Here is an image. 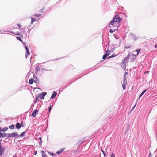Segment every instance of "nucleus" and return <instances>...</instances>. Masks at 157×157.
I'll use <instances>...</instances> for the list:
<instances>
[{"label": "nucleus", "mask_w": 157, "mask_h": 157, "mask_svg": "<svg viewBox=\"0 0 157 157\" xmlns=\"http://www.w3.org/2000/svg\"><path fill=\"white\" fill-rule=\"evenodd\" d=\"M121 18H120L118 15H116L114 17L113 20L111 21V28L115 30H117L118 29V23L120 22Z\"/></svg>", "instance_id": "f257e3e1"}, {"label": "nucleus", "mask_w": 157, "mask_h": 157, "mask_svg": "<svg viewBox=\"0 0 157 157\" xmlns=\"http://www.w3.org/2000/svg\"><path fill=\"white\" fill-rule=\"evenodd\" d=\"M47 94V93L46 92H44L41 93L38 96L39 98L41 99H44L45 96Z\"/></svg>", "instance_id": "f03ea898"}, {"label": "nucleus", "mask_w": 157, "mask_h": 157, "mask_svg": "<svg viewBox=\"0 0 157 157\" xmlns=\"http://www.w3.org/2000/svg\"><path fill=\"white\" fill-rule=\"evenodd\" d=\"M2 140L1 139L0 140V156L2 155L3 153L4 152L6 148L4 147H2L1 145V141Z\"/></svg>", "instance_id": "7ed1b4c3"}, {"label": "nucleus", "mask_w": 157, "mask_h": 157, "mask_svg": "<svg viewBox=\"0 0 157 157\" xmlns=\"http://www.w3.org/2000/svg\"><path fill=\"white\" fill-rule=\"evenodd\" d=\"M18 135V134H17L16 132H14L13 133H11L9 134V138L11 137H13L14 138H15L17 137Z\"/></svg>", "instance_id": "20e7f679"}, {"label": "nucleus", "mask_w": 157, "mask_h": 157, "mask_svg": "<svg viewBox=\"0 0 157 157\" xmlns=\"http://www.w3.org/2000/svg\"><path fill=\"white\" fill-rule=\"evenodd\" d=\"M25 46V49L26 50V53L25 54V58H27V55H29L30 54V52L27 47L25 45H24Z\"/></svg>", "instance_id": "39448f33"}, {"label": "nucleus", "mask_w": 157, "mask_h": 157, "mask_svg": "<svg viewBox=\"0 0 157 157\" xmlns=\"http://www.w3.org/2000/svg\"><path fill=\"white\" fill-rule=\"evenodd\" d=\"M38 112V110H37V109L35 110L32 113V116L33 117H35V116H36V113H37Z\"/></svg>", "instance_id": "423d86ee"}, {"label": "nucleus", "mask_w": 157, "mask_h": 157, "mask_svg": "<svg viewBox=\"0 0 157 157\" xmlns=\"http://www.w3.org/2000/svg\"><path fill=\"white\" fill-rule=\"evenodd\" d=\"M40 68L39 66H37L36 67V73L37 74L39 72V71H40Z\"/></svg>", "instance_id": "0eeeda50"}, {"label": "nucleus", "mask_w": 157, "mask_h": 157, "mask_svg": "<svg viewBox=\"0 0 157 157\" xmlns=\"http://www.w3.org/2000/svg\"><path fill=\"white\" fill-rule=\"evenodd\" d=\"M33 77H34V82L36 83H38L39 82L38 81V79L37 78V77H36V76L35 75H34Z\"/></svg>", "instance_id": "6e6552de"}, {"label": "nucleus", "mask_w": 157, "mask_h": 157, "mask_svg": "<svg viewBox=\"0 0 157 157\" xmlns=\"http://www.w3.org/2000/svg\"><path fill=\"white\" fill-rule=\"evenodd\" d=\"M9 134H7L5 132H4L2 133V138H4L5 137H7L8 138H9Z\"/></svg>", "instance_id": "1a4fd4ad"}, {"label": "nucleus", "mask_w": 157, "mask_h": 157, "mask_svg": "<svg viewBox=\"0 0 157 157\" xmlns=\"http://www.w3.org/2000/svg\"><path fill=\"white\" fill-rule=\"evenodd\" d=\"M57 95V93L55 91H53L52 94V95L51 98L52 99H53Z\"/></svg>", "instance_id": "9d476101"}, {"label": "nucleus", "mask_w": 157, "mask_h": 157, "mask_svg": "<svg viewBox=\"0 0 157 157\" xmlns=\"http://www.w3.org/2000/svg\"><path fill=\"white\" fill-rule=\"evenodd\" d=\"M64 150V148H62L60 149L58 151H57L56 152V154H59L61 153L62 152H63Z\"/></svg>", "instance_id": "9b49d317"}, {"label": "nucleus", "mask_w": 157, "mask_h": 157, "mask_svg": "<svg viewBox=\"0 0 157 157\" xmlns=\"http://www.w3.org/2000/svg\"><path fill=\"white\" fill-rule=\"evenodd\" d=\"M27 132L26 131H25L23 132L22 133H21L20 135L18 136L19 137H23L25 136V134Z\"/></svg>", "instance_id": "f8f14e48"}, {"label": "nucleus", "mask_w": 157, "mask_h": 157, "mask_svg": "<svg viewBox=\"0 0 157 157\" xmlns=\"http://www.w3.org/2000/svg\"><path fill=\"white\" fill-rule=\"evenodd\" d=\"M16 128H17V129H20L21 127V125L18 122L16 124Z\"/></svg>", "instance_id": "ddd939ff"}, {"label": "nucleus", "mask_w": 157, "mask_h": 157, "mask_svg": "<svg viewBox=\"0 0 157 157\" xmlns=\"http://www.w3.org/2000/svg\"><path fill=\"white\" fill-rule=\"evenodd\" d=\"M127 58H126L125 59H123L122 61V63L123 65L125 64L126 62H127Z\"/></svg>", "instance_id": "4468645a"}, {"label": "nucleus", "mask_w": 157, "mask_h": 157, "mask_svg": "<svg viewBox=\"0 0 157 157\" xmlns=\"http://www.w3.org/2000/svg\"><path fill=\"white\" fill-rule=\"evenodd\" d=\"M147 90L146 89H145L143 91V92L141 93L139 96V98H140L143 95V94L147 91Z\"/></svg>", "instance_id": "2eb2a0df"}, {"label": "nucleus", "mask_w": 157, "mask_h": 157, "mask_svg": "<svg viewBox=\"0 0 157 157\" xmlns=\"http://www.w3.org/2000/svg\"><path fill=\"white\" fill-rule=\"evenodd\" d=\"M109 55V54H104L103 56V59H105Z\"/></svg>", "instance_id": "dca6fc26"}, {"label": "nucleus", "mask_w": 157, "mask_h": 157, "mask_svg": "<svg viewBox=\"0 0 157 157\" xmlns=\"http://www.w3.org/2000/svg\"><path fill=\"white\" fill-rule=\"evenodd\" d=\"M33 82L34 80L33 79L31 78L30 79V80H29V84L31 85L33 83Z\"/></svg>", "instance_id": "f3484780"}, {"label": "nucleus", "mask_w": 157, "mask_h": 157, "mask_svg": "<svg viewBox=\"0 0 157 157\" xmlns=\"http://www.w3.org/2000/svg\"><path fill=\"white\" fill-rule=\"evenodd\" d=\"M16 38H17V39L18 40H19V41H20L21 42H22L24 45H25V43L23 42L22 41V40L21 39L20 37H16Z\"/></svg>", "instance_id": "a211bd4d"}, {"label": "nucleus", "mask_w": 157, "mask_h": 157, "mask_svg": "<svg viewBox=\"0 0 157 157\" xmlns=\"http://www.w3.org/2000/svg\"><path fill=\"white\" fill-rule=\"evenodd\" d=\"M15 125L14 124H12L9 126V128L11 129H13L14 128Z\"/></svg>", "instance_id": "6ab92c4d"}, {"label": "nucleus", "mask_w": 157, "mask_h": 157, "mask_svg": "<svg viewBox=\"0 0 157 157\" xmlns=\"http://www.w3.org/2000/svg\"><path fill=\"white\" fill-rule=\"evenodd\" d=\"M136 56L137 55H136L134 54H132L131 56V58L132 59H134L136 57Z\"/></svg>", "instance_id": "aec40b11"}, {"label": "nucleus", "mask_w": 157, "mask_h": 157, "mask_svg": "<svg viewBox=\"0 0 157 157\" xmlns=\"http://www.w3.org/2000/svg\"><path fill=\"white\" fill-rule=\"evenodd\" d=\"M8 129V128L7 127H4L2 131L3 132H5Z\"/></svg>", "instance_id": "412c9836"}, {"label": "nucleus", "mask_w": 157, "mask_h": 157, "mask_svg": "<svg viewBox=\"0 0 157 157\" xmlns=\"http://www.w3.org/2000/svg\"><path fill=\"white\" fill-rule=\"evenodd\" d=\"M41 152L42 153V157H45L46 156V155L44 152V151H41Z\"/></svg>", "instance_id": "4be33fe9"}, {"label": "nucleus", "mask_w": 157, "mask_h": 157, "mask_svg": "<svg viewBox=\"0 0 157 157\" xmlns=\"http://www.w3.org/2000/svg\"><path fill=\"white\" fill-rule=\"evenodd\" d=\"M140 50H141V49H137L136 50V51L137 52V56L140 53Z\"/></svg>", "instance_id": "5701e85b"}, {"label": "nucleus", "mask_w": 157, "mask_h": 157, "mask_svg": "<svg viewBox=\"0 0 157 157\" xmlns=\"http://www.w3.org/2000/svg\"><path fill=\"white\" fill-rule=\"evenodd\" d=\"M8 31H5V30H1V31H0V33H1V34H3L4 33L6 32H8Z\"/></svg>", "instance_id": "b1692460"}, {"label": "nucleus", "mask_w": 157, "mask_h": 157, "mask_svg": "<svg viewBox=\"0 0 157 157\" xmlns=\"http://www.w3.org/2000/svg\"><path fill=\"white\" fill-rule=\"evenodd\" d=\"M116 56L114 54H112L111 56L108 57L107 59H109L111 58H113Z\"/></svg>", "instance_id": "393cba45"}, {"label": "nucleus", "mask_w": 157, "mask_h": 157, "mask_svg": "<svg viewBox=\"0 0 157 157\" xmlns=\"http://www.w3.org/2000/svg\"><path fill=\"white\" fill-rule=\"evenodd\" d=\"M101 151H102V153L104 155V156H105L106 155V153H105V151L103 150L102 148H101Z\"/></svg>", "instance_id": "a878e982"}, {"label": "nucleus", "mask_w": 157, "mask_h": 157, "mask_svg": "<svg viewBox=\"0 0 157 157\" xmlns=\"http://www.w3.org/2000/svg\"><path fill=\"white\" fill-rule=\"evenodd\" d=\"M52 105H50L48 108V111L50 113L52 109Z\"/></svg>", "instance_id": "bb28decb"}, {"label": "nucleus", "mask_w": 157, "mask_h": 157, "mask_svg": "<svg viewBox=\"0 0 157 157\" xmlns=\"http://www.w3.org/2000/svg\"><path fill=\"white\" fill-rule=\"evenodd\" d=\"M39 98L38 96L36 97V98L35 100L34 101V103H36V101H37Z\"/></svg>", "instance_id": "cd10ccee"}, {"label": "nucleus", "mask_w": 157, "mask_h": 157, "mask_svg": "<svg viewBox=\"0 0 157 157\" xmlns=\"http://www.w3.org/2000/svg\"><path fill=\"white\" fill-rule=\"evenodd\" d=\"M126 85L123 84L122 87H123V89L124 90H125V89L126 88Z\"/></svg>", "instance_id": "c85d7f7f"}, {"label": "nucleus", "mask_w": 157, "mask_h": 157, "mask_svg": "<svg viewBox=\"0 0 157 157\" xmlns=\"http://www.w3.org/2000/svg\"><path fill=\"white\" fill-rule=\"evenodd\" d=\"M49 154H50V155L51 156H55L56 155V154L55 153H49Z\"/></svg>", "instance_id": "c756f323"}, {"label": "nucleus", "mask_w": 157, "mask_h": 157, "mask_svg": "<svg viewBox=\"0 0 157 157\" xmlns=\"http://www.w3.org/2000/svg\"><path fill=\"white\" fill-rule=\"evenodd\" d=\"M109 47H108V49H107V51H106V54H108V53H109L110 52V51L109 50Z\"/></svg>", "instance_id": "7c9ffc66"}, {"label": "nucleus", "mask_w": 157, "mask_h": 157, "mask_svg": "<svg viewBox=\"0 0 157 157\" xmlns=\"http://www.w3.org/2000/svg\"><path fill=\"white\" fill-rule=\"evenodd\" d=\"M127 84V81H123V84L126 85Z\"/></svg>", "instance_id": "2f4dec72"}, {"label": "nucleus", "mask_w": 157, "mask_h": 157, "mask_svg": "<svg viewBox=\"0 0 157 157\" xmlns=\"http://www.w3.org/2000/svg\"><path fill=\"white\" fill-rule=\"evenodd\" d=\"M130 46L128 45V46H125L124 47V48H125V49H128V48H130Z\"/></svg>", "instance_id": "473e14b6"}, {"label": "nucleus", "mask_w": 157, "mask_h": 157, "mask_svg": "<svg viewBox=\"0 0 157 157\" xmlns=\"http://www.w3.org/2000/svg\"><path fill=\"white\" fill-rule=\"evenodd\" d=\"M115 30H112V29H110V32L111 33H112L113 32H114L115 31Z\"/></svg>", "instance_id": "72a5a7b5"}, {"label": "nucleus", "mask_w": 157, "mask_h": 157, "mask_svg": "<svg viewBox=\"0 0 157 157\" xmlns=\"http://www.w3.org/2000/svg\"><path fill=\"white\" fill-rule=\"evenodd\" d=\"M128 74V72H125L124 73V77H125Z\"/></svg>", "instance_id": "f704fd0d"}, {"label": "nucleus", "mask_w": 157, "mask_h": 157, "mask_svg": "<svg viewBox=\"0 0 157 157\" xmlns=\"http://www.w3.org/2000/svg\"><path fill=\"white\" fill-rule=\"evenodd\" d=\"M41 15L40 14H38L37 15L35 14V16L36 17H40Z\"/></svg>", "instance_id": "c9c22d12"}, {"label": "nucleus", "mask_w": 157, "mask_h": 157, "mask_svg": "<svg viewBox=\"0 0 157 157\" xmlns=\"http://www.w3.org/2000/svg\"><path fill=\"white\" fill-rule=\"evenodd\" d=\"M17 26L19 27V28H21V25L19 24H17Z\"/></svg>", "instance_id": "e433bc0d"}, {"label": "nucleus", "mask_w": 157, "mask_h": 157, "mask_svg": "<svg viewBox=\"0 0 157 157\" xmlns=\"http://www.w3.org/2000/svg\"><path fill=\"white\" fill-rule=\"evenodd\" d=\"M111 157H115V155L113 153H112L111 155Z\"/></svg>", "instance_id": "4c0bfd02"}, {"label": "nucleus", "mask_w": 157, "mask_h": 157, "mask_svg": "<svg viewBox=\"0 0 157 157\" xmlns=\"http://www.w3.org/2000/svg\"><path fill=\"white\" fill-rule=\"evenodd\" d=\"M123 81H127L126 77H124Z\"/></svg>", "instance_id": "58836bf2"}, {"label": "nucleus", "mask_w": 157, "mask_h": 157, "mask_svg": "<svg viewBox=\"0 0 157 157\" xmlns=\"http://www.w3.org/2000/svg\"><path fill=\"white\" fill-rule=\"evenodd\" d=\"M37 151H35L34 152V154L35 155H36L37 154Z\"/></svg>", "instance_id": "ea45409f"}, {"label": "nucleus", "mask_w": 157, "mask_h": 157, "mask_svg": "<svg viewBox=\"0 0 157 157\" xmlns=\"http://www.w3.org/2000/svg\"><path fill=\"white\" fill-rule=\"evenodd\" d=\"M152 155L151 153H150L149 154V157H152Z\"/></svg>", "instance_id": "a19ab883"}, {"label": "nucleus", "mask_w": 157, "mask_h": 157, "mask_svg": "<svg viewBox=\"0 0 157 157\" xmlns=\"http://www.w3.org/2000/svg\"><path fill=\"white\" fill-rule=\"evenodd\" d=\"M31 20H32V19H33V22L35 21H36V19H34L33 18H31Z\"/></svg>", "instance_id": "79ce46f5"}, {"label": "nucleus", "mask_w": 157, "mask_h": 157, "mask_svg": "<svg viewBox=\"0 0 157 157\" xmlns=\"http://www.w3.org/2000/svg\"><path fill=\"white\" fill-rule=\"evenodd\" d=\"M43 9L42 8L40 10V12H41L42 13L43 11Z\"/></svg>", "instance_id": "37998d69"}, {"label": "nucleus", "mask_w": 157, "mask_h": 157, "mask_svg": "<svg viewBox=\"0 0 157 157\" xmlns=\"http://www.w3.org/2000/svg\"><path fill=\"white\" fill-rule=\"evenodd\" d=\"M33 22H34L33 21V19H32V20H31V24H33Z\"/></svg>", "instance_id": "c03bdc74"}, {"label": "nucleus", "mask_w": 157, "mask_h": 157, "mask_svg": "<svg viewBox=\"0 0 157 157\" xmlns=\"http://www.w3.org/2000/svg\"><path fill=\"white\" fill-rule=\"evenodd\" d=\"M10 33L12 34H14V33L13 31H9Z\"/></svg>", "instance_id": "a18cd8bd"}, {"label": "nucleus", "mask_w": 157, "mask_h": 157, "mask_svg": "<svg viewBox=\"0 0 157 157\" xmlns=\"http://www.w3.org/2000/svg\"><path fill=\"white\" fill-rule=\"evenodd\" d=\"M123 67L124 68H126L125 64L123 65Z\"/></svg>", "instance_id": "49530a36"}, {"label": "nucleus", "mask_w": 157, "mask_h": 157, "mask_svg": "<svg viewBox=\"0 0 157 157\" xmlns=\"http://www.w3.org/2000/svg\"><path fill=\"white\" fill-rule=\"evenodd\" d=\"M136 104H135V105H134V106H133V108H132V110L133 109H134V108L136 106Z\"/></svg>", "instance_id": "de8ad7c7"}, {"label": "nucleus", "mask_w": 157, "mask_h": 157, "mask_svg": "<svg viewBox=\"0 0 157 157\" xmlns=\"http://www.w3.org/2000/svg\"><path fill=\"white\" fill-rule=\"evenodd\" d=\"M42 141L41 140L40 141V143H39L40 145H41V144H42Z\"/></svg>", "instance_id": "09e8293b"}, {"label": "nucleus", "mask_w": 157, "mask_h": 157, "mask_svg": "<svg viewBox=\"0 0 157 157\" xmlns=\"http://www.w3.org/2000/svg\"><path fill=\"white\" fill-rule=\"evenodd\" d=\"M39 139L40 141L41 140L42 138L41 137H39Z\"/></svg>", "instance_id": "8fccbe9b"}, {"label": "nucleus", "mask_w": 157, "mask_h": 157, "mask_svg": "<svg viewBox=\"0 0 157 157\" xmlns=\"http://www.w3.org/2000/svg\"><path fill=\"white\" fill-rule=\"evenodd\" d=\"M155 48H157V44H156L155 45Z\"/></svg>", "instance_id": "3c124183"}, {"label": "nucleus", "mask_w": 157, "mask_h": 157, "mask_svg": "<svg viewBox=\"0 0 157 157\" xmlns=\"http://www.w3.org/2000/svg\"><path fill=\"white\" fill-rule=\"evenodd\" d=\"M41 70H45V69H41Z\"/></svg>", "instance_id": "603ef678"}, {"label": "nucleus", "mask_w": 157, "mask_h": 157, "mask_svg": "<svg viewBox=\"0 0 157 157\" xmlns=\"http://www.w3.org/2000/svg\"><path fill=\"white\" fill-rule=\"evenodd\" d=\"M2 131L1 128L0 127V131Z\"/></svg>", "instance_id": "864d4df0"}, {"label": "nucleus", "mask_w": 157, "mask_h": 157, "mask_svg": "<svg viewBox=\"0 0 157 157\" xmlns=\"http://www.w3.org/2000/svg\"><path fill=\"white\" fill-rule=\"evenodd\" d=\"M60 90H63V89H62V88H61L60 89Z\"/></svg>", "instance_id": "5fc2aeb1"}, {"label": "nucleus", "mask_w": 157, "mask_h": 157, "mask_svg": "<svg viewBox=\"0 0 157 157\" xmlns=\"http://www.w3.org/2000/svg\"><path fill=\"white\" fill-rule=\"evenodd\" d=\"M31 59H32V57H31L30 58V62H31Z\"/></svg>", "instance_id": "6e6d98bb"}, {"label": "nucleus", "mask_w": 157, "mask_h": 157, "mask_svg": "<svg viewBox=\"0 0 157 157\" xmlns=\"http://www.w3.org/2000/svg\"><path fill=\"white\" fill-rule=\"evenodd\" d=\"M31 29H29V28H28V29H29V30H31Z\"/></svg>", "instance_id": "4d7b16f0"}, {"label": "nucleus", "mask_w": 157, "mask_h": 157, "mask_svg": "<svg viewBox=\"0 0 157 157\" xmlns=\"http://www.w3.org/2000/svg\"><path fill=\"white\" fill-rule=\"evenodd\" d=\"M39 66L40 67H42V66L41 65H40Z\"/></svg>", "instance_id": "13d9d810"}, {"label": "nucleus", "mask_w": 157, "mask_h": 157, "mask_svg": "<svg viewBox=\"0 0 157 157\" xmlns=\"http://www.w3.org/2000/svg\"><path fill=\"white\" fill-rule=\"evenodd\" d=\"M116 39H118V38H117V37H116Z\"/></svg>", "instance_id": "bf43d9fd"}, {"label": "nucleus", "mask_w": 157, "mask_h": 157, "mask_svg": "<svg viewBox=\"0 0 157 157\" xmlns=\"http://www.w3.org/2000/svg\"><path fill=\"white\" fill-rule=\"evenodd\" d=\"M42 63H44V62H43Z\"/></svg>", "instance_id": "052dcab7"}, {"label": "nucleus", "mask_w": 157, "mask_h": 157, "mask_svg": "<svg viewBox=\"0 0 157 157\" xmlns=\"http://www.w3.org/2000/svg\"><path fill=\"white\" fill-rule=\"evenodd\" d=\"M1 122H2V121H0V123H1Z\"/></svg>", "instance_id": "680f3d73"}, {"label": "nucleus", "mask_w": 157, "mask_h": 157, "mask_svg": "<svg viewBox=\"0 0 157 157\" xmlns=\"http://www.w3.org/2000/svg\"><path fill=\"white\" fill-rule=\"evenodd\" d=\"M147 72H148V71L147 72H146L145 73H147Z\"/></svg>", "instance_id": "e2e57ef3"}, {"label": "nucleus", "mask_w": 157, "mask_h": 157, "mask_svg": "<svg viewBox=\"0 0 157 157\" xmlns=\"http://www.w3.org/2000/svg\"><path fill=\"white\" fill-rule=\"evenodd\" d=\"M13 157H16V156H13Z\"/></svg>", "instance_id": "0e129e2a"}]
</instances>
